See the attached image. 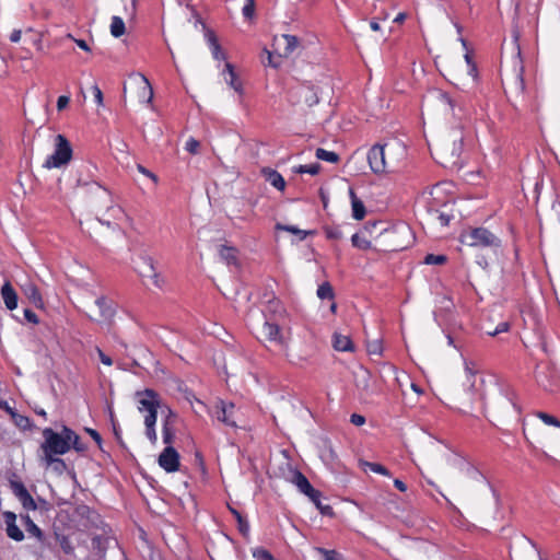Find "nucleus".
Segmentation results:
<instances>
[{"label":"nucleus","instance_id":"obj_1","mask_svg":"<svg viewBox=\"0 0 560 560\" xmlns=\"http://www.w3.org/2000/svg\"><path fill=\"white\" fill-rule=\"evenodd\" d=\"M66 424L60 425V432L52 430L51 428H45L42 431L44 441L40 443V450L44 454V460L47 466L55 465V469L59 467L66 468V463L59 456L67 454L70 451L66 432Z\"/></svg>","mask_w":560,"mask_h":560},{"label":"nucleus","instance_id":"obj_2","mask_svg":"<svg viewBox=\"0 0 560 560\" xmlns=\"http://www.w3.org/2000/svg\"><path fill=\"white\" fill-rule=\"evenodd\" d=\"M459 242L469 247L491 248L497 252L502 241L494 233L483 226L470 228L460 233Z\"/></svg>","mask_w":560,"mask_h":560},{"label":"nucleus","instance_id":"obj_3","mask_svg":"<svg viewBox=\"0 0 560 560\" xmlns=\"http://www.w3.org/2000/svg\"><path fill=\"white\" fill-rule=\"evenodd\" d=\"M54 147L55 149L52 154L48 155L43 164V166L48 170L60 168L67 165L71 161L73 154L70 141L61 133H58L55 137Z\"/></svg>","mask_w":560,"mask_h":560},{"label":"nucleus","instance_id":"obj_4","mask_svg":"<svg viewBox=\"0 0 560 560\" xmlns=\"http://www.w3.org/2000/svg\"><path fill=\"white\" fill-rule=\"evenodd\" d=\"M209 416L225 427L236 429L237 423L235 420V405L232 401H226L218 398L209 408Z\"/></svg>","mask_w":560,"mask_h":560},{"label":"nucleus","instance_id":"obj_5","mask_svg":"<svg viewBox=\"0 0 560 560\" xmlns=\"http://www.w3.org/2000/svg\"><path fill=\"white\" fill-rule=\"evenodd\" d=\"M463 153V137L453 139L452 144L444 148L442 152L441 164L451 170L459 171L464 166Z\"/></svg>","mask_w":560,"mask_h":560},{"label":"nucleus","instance_id":"obj_6","mask_svg":"<svg viewBox=\"0 0 560 560\" xmlns=\"http://www.w3.org/2000/svg\"><path fill=\"white\" fill-rule=\"evenodd\" d=\"M136 399L138 402V410L140 412H152L158 411V409H161L162 412H166L165 406L162 405L160 395L152 388H145L143 390H137Z\"/></svg>","mask_w":560,"mask_h":560},{"label":"nucleus","instance_id":"obj_7","mask_svg":"<svg viewBox=\"0 0 560 560\" xmlns=\"http://www.w3.org/2000/svg\"><path fill=\"white\" fill-rule=\"evenodd\" d=\"M10 489L26 511L37 510V504L25 485L20 480H10Z\"/></svg>","mask_w":560,"mask_h":560},{"label":"nucleus","instance_id":"obj_8","mask_svg":"<svg viewBox=\"0 0 560 560\" xmlns=\"http://www.w3.org/2000/svg\"><path fill=\"white\" fill-rule=\"evenodd\" d=\"M10 489L26 511L37 510V504L25 485L20 480H10Z\"/></svg>","mask_w":560,"mask_h":560},{"label":"nucleus","instance_id":"obj_9","mask_svg":"<svg viewBox=\"0 0 560 560\" xmlns=\"http://www.w3.org/2000/svg\"><path fill=\"white\" fill-rule=\"evenodd\" d=\"M159 466L166 472L179 470V454L173 446H165L158 458Z\"/></svg>","mask_w":560,"mask_h":560},{"label":"nucleus","instance_id":"obj_10","mask_svg":"<svg viewBox=\"0 0 560 560\" xmlns=\"http://www.w3.org/2000/svg\"><path fill=\"white\" fill-rule=\"evenodd\" d=\"M385 145L374 144L368 152V162L374 174H382L386 171Z\"/></svg>","mask_w":560,"mask_h":560},{"label":"nucleus","instance_id":"obj_11","mask_svg":"<svg viewBox=\"0 0 560 560\" xmlns=\"http://www.w3.org/2000/svg\"><path fill=\"white\" fill-rule=\"evenodd\" d=\"M74 514L80 520H85V526L98 528L103 523L102 516L94 509L84 503L75 506Z\"/></svg>","mask_w":560,"mask_h":560},{"label":"nucleus","instance_id":"obj_12","mask_svg":"<svg viewBox=\"0 0 560 560\" xmlns=\"http://www.w3.org/2000/svg\"><path fill=\"white\" fill-rule=\"evenodd\" d=\"M512 37H513V40H514L515 46H516V61H515V70H516V81H515V83H516V89L521 93H524L525 89H526V84H525V80H524V66H523V60H522L521 47H520V44H518L520 33H518V31L516 28L512 31Z\"/></svg>","mask_w":560,"mask_h":560},{"label":"nucleus","instance_id":"obj_13","mask_svg":"<svg viewBox=\"0 0 560 560\" xmlns=\"http://www.w3.org/2000/svg\"><path fill=\"white\" fill-rule=\"evenodd\" d=\"M165 409L166 415L162 425V438L163 443L166 444V446H172V443L175 440L174 423L177 418V415L168 406H165Z\"/></svg>","mask_w":560,"mask_h":560},{"label":"nucleus","instance_id":"obj_14","mask_svg":"<svg viewBox=\"0 0 560 560\" xmlns=\"http://www.w3.org/2000/svg\"><path fill=\"white\" fill-rule=\"evenodd\" d=\"M438 100L442 105L447 107L450 114L455 118L462 119L466 115L463 104L459 103L458 100L452 97L448 93L439 91Z\"/></svg>","mask_w":560,"mask_h":560},{"label":"nucleus","instance_id":"obj_15","mask_svg":"<svg viewBox=\"0 0 560 560\" xmlns=\"http://www.w3.org/2000/svg\"><path fill=\"white\" fill-rule=\"evenodd\" d=\"M273 46H277L278 48L283 46L281 54L283 57H289L300 46V39L295 35L281 34L280 36H275Z\"/></svg>","mask_w":560,"mask_h":560},{"label":"nucleus","instance_id":"obj_16","mask_svg":"<svg viewBox=\"0 0 560 560\" xmlns=\"http://www.w3.org/2000/svg\"><path fill=\"white\" fill-rule=\"evenodd\" d=\"M291 476L289 478V480L296 486V488L300 490V492H302L303 494H305L307 498L308 497H312L316 493V490L312 485L311 482L308 481V479L305 477V475L300 471L299 469H291Z\"/></svg>","mask_w":560,"mask_h":560},{"label":"nucleus","instance_id":"obj_17","mask_svg":"<svg viewBox=\"0 0 560 560\" xmlns=\"http://www.w3.org/2000/svg\"><path fill=\"white\" fill-rule=\"evenodd\" d=\"M3 518L5 523V533L9 538L15 541H22L24 539L23 530L16 525V514L11 511L3 512Z\"/></svg>","mask_w":560,"mask_h":560},{"label":"nucleus","instance_id":"obj_18","mask_svg":"<svg viewBox=\"0 0 560 560\" xmlns=\"http://www.w3.org/2000/svg\"><path fill=\"white\" fill-rule=\"evenodd\" d=\"M141 264L142 266L139 267L138 271L139 275L143 278H151L153 279V282L156 287H160L159 284V273L155 270L154 267V260L152 257L145 255L141 256Z\"/></svg>","mask_w":560,"mask_h":560},{"label":"nucleus","instance_id":"obj_19","mask_svg":"<svg viewBox=\"0 0 560 560\" xmlns=\"http://www.w3.org/2000/svg\"><path fill=\"white\" fill-rule=\"evenodd\" d=\"M1 296L9 311H13L18 307L19 296L9 281H5L1 287Z\"/></svg>","mask_w":560,"mask_h":560},{"label":"nucleus","instance_id":"obj_20","mask_svg":"<svg viewBox=\"0 0 560 560\" xmlns=\"http://www.w3.org/2000/svg\"><path fill=\"white\" fill-rule=\"evenodd\" d=\"M202 26L205 28V38L207 40V44L209 45V48L211 49L212 57L215 60H224L225 54L221 49L217 35L214 34L213 31L207 28L203 23Z\"/></svg>","mask_w":560,"mask_h":560},{"label":"nucleus","instance_id":"obj_21","mask_svg":"<svg viewBox=\"0 0 560 560\" xmlns=\"http://www.w3.org/2000/svg\"><path fill=\"white\" fill-rule=\"evenodd\" d=\"M262 334L269 341H273L278 345H283V337L281 335V329L278 324L266 320L262 326Z\"/></svg>","mask_w":560,"mask_h":560},{"label":"nucleus","instance_id":"obj_22","mask_svg":"<svg viewBox=\"0 0 560 560\" xmlns=\"http://www.w3.org/2000/svg\"><path fill=\"white\" fill-rule=\"evenodd\" d=\"M23 292L30 302L37 308L44 307L43 296L36 284L30 282L23 287Z\"/></svg>","mask_w":560,"mask_h":560},{"label":"nucleus","instance_id":"obj_23","mask_svg":"<svg viewBox=\"0 0 560 560\" xmlns=\"http://www.w3.org/2000/svg\"><path fill=\"white\" fill-rule=\"evenodd\" d=\"M238 250L236 247L222 245L219 249V256L228 266L238 267Z\"/></svg>","mask_w":560,"mask_h":560},{"label":"nucleus","instance_id":"obj_24","mask_svg":"<svg viewBox=\"0 0 560 560\" xmlns=\"http://www.w3.org/2000/svg\"><path fill=\"white\" fill-rule=\"evenodd\" d=\"M65 432L70 450L73 448L75 452L81 454L88 450V445L81 441V438L74 430L67 425L65 427Z\"/></svg>","mask_w":560,"mask_h":560},{"label":"nucleus","instance_id":"obj_25","mask_svg":"<svg viewBox=\"0 0 560 560\" xmlns=\"http://www.w3.org/2000/svg\"><path fill=\"white\" fill-rule=\"evenodd\" d=\"M95 304L100 310V315L102 318L112 319L115 316L116 310L114 307V304L112 301H108L105 296L97 298Z\"/></svg>","mask_w":560,"mask_h":560},{"label":"nucleus","instance_id":"obj_26","mask_svg":"<svg viewBox=\"0 0 560 560\" xmlns=\"http://www.w3.org/2000/svg\"><path fill=\"white\" fill-rule=\"evenodd\" d=\"M156 418H158V411L149 412L144 417L145 435L152 444H155L156 440H158V435H156V431H155Z\"/></svg>","mask_w":560,"mask_h":560},{"label":"nucleus","instance_id":"obj_27","mask_svg":"<svg viewBox=\"0 0 560 560\" xmlns=\"http://www.w3.org/2000/svg\"><path fill=\"white\" fill-rule=\"evenodd\" d=\"M349 196L351 199V207H352V217L355 220H362L366 213L365 206L363 201L358 198L354 190L352 188L349 189Z\"/></svg>","mask_w":560,"mask_h":560},{"label":"nucleus","instance_id":"obj_28","mask_svg":"<svg viewBox=\"0 0 560 560\" xmlns=\"http://www.w3.org/2000/svg\"><path fill=\"white\" fill-rule=\"evenodd\" d=\"M225 82L236 92L242 93V84L232 63L226 62L223 71Z\"/></svg>","mask_w":560,"mask_h":560},{"label":"nucleus","instance_id":"obj_29","mask_svg":"<svg viewBox=\"0 0 560 560\" xmlns=\"http://www.w3.org/2000/svg\"><path fill=\"white\" fill-rule=\"evenodd\" d=\"M332 347L337 351L348 352L354 350V345L350 337L340 334H334Z\"/></svg>","mask_w":560,"mask_h":560},{"label":"nucleus","instance_id":"obj_30","mask_svg":"<svg viewBox=\"0 0 560 560\" xmlns=\"http://www.w3.org/2000/svg\"><path fill=\"white\" fill-rule=\"evenodd\" d=\"M21 518L24 523L25 530L31 535L34 536L39 542H44L45 535L43 530L34 523V521L31 518L28 514L21 515Z\"/></svg>","mask_w":560,"mask_h":560},{"label":"nucleus","instance_id":"obj_31","mask_svg":"<svg viewBox=\"0 0 560 560\" xmlns=\"http://www.w3.org/2000/svg\"><path fill=\"white\" fill-rule=\"evenodd\" d=\"M275 229L277 231H285V232H289V233H292L294 235L298 236L299 241H303L305 240L308 235H314L316 233L315 230H301L299 229L298 226L295 225H290V224H283V223H277Z\"/></svg>","mask_w":560,"mask_h":560},{"label":"nucleus","instance_id":"obj_32","mask_svg":"<svg viewBox=\"0 0 560 560\" xmlns=\"http://www.w3.org/2000/svg\"><path fill=\"white\" fill-rule=\"evenodd\" d=\"M308 499L314 503L316 509L319 511V513L324 516H334L335 512L331 505L324 504L322 502V492L319 490H316V493L312 497H308Z\"/></svg>","mask_w":560,"mask_h":560},{"label":"nucleus","instance_id":"obj_33","mask_svg":"<svg viewBox=\"0 0 560 560\" xmlns=\"http://www.w3.org/2000/svg\"><path fill=\"white\" fill-rule=\"evenodd\" d=\"M265 174H266L267 182L271 186H273L276 189H278L280 191L284 190L285 180L279 172H277L275 170H268V171H265Z\"/></svg>","mask_w":560,"mask_h":560},{"label":"nucleus","instance_id":"obj_34","mask_svg":"<svg viewBox=\"0 0 560 560\" xmlns=\"http://www.w3.org/2000/svg\"><path fill=\"white\" fill-rule=\"evenodd\" d=\"M125 32H126V26H125L124 20L120 16L114 15L112 18V22H110V34L115 38H118V37L122 36L125 34Z\"/></svg>","mask_w":560,"mask_h":560},{"label":"nucleus","instance_id":"obj_35","mask_svg":"<svg viewBox=\"0 0 560 560\" xmlns=\"http://www.w3.org/2000/svg\"><path fill=\"white\" fill-rule=\"evenodd\" d=\"M360 467L364 470L370 469L372 472L380 474L383 476H389V470L382 464L378 463H372L368 460H360Z\"/></svg>","mask_w":560,"mask_h":560},{"label":"nucleus","instance_id":"obj_36","mask_svg":"<svg viewBox=\"0 0 560 560\" xmlns=\"http://www.w3.org/2000/svg\"><path fill=\"white\" fill-rule=\"evenodd\" d=\"M314 551L322 557L320 560H343L342 555L335 549L315 547Z\"/></svg>","mask_w":560,"mask_h":560},{"label":"nucleus","instance_id":"obj_37","mask_svg":"<svg viewBox=\"0 0 560 560\" xmlns=\"http://www.w3.org/2000/svg\"><path fill=\"white\" fill-rule=\"evenodd\" d=\"M230 511H231V513L234 515V517L237 521V528H238L240 533L243 536H247L248 533H249V523H248V521L246 518H244L242 516V514L236 509L230 506Z\"/></svg>","mask_w":560,"mask_h":560},{"label":"nucleus","instance_id":"obj_38","mask_svg":"<svg viewBox=\"0 0 560 560\" xmlns=\"http://www.w3.org/2000/svg\"><path fill=\"white\" fill-rule=\"evenodd\" d=\"M317 296L320 300H334L335 292L331 284L328 281L323 282L317 289Z\"/></svg>","mask_w":560,"mask_h":560},{"label":"nucleus","instance_id":"obj_39","mask_svg":"<svg viewBox=\"0 0 560 560\" xmlns=\"http://www.w3.org/2000/svg\"><path fill=\"white\" fill-rule=\"evenodd\" d=\"M316 158L322 161H326L329 163H337L339 161V155L334 151H327L323 148H318L315 153Z\"/></svg>","mask_w":560,"mask_h":560},{"label":"nucleus","instance_id":"obj_40","mask_svg":"<svg viewBox=\"0 0 560 560\" xmlns=\"http://www.w3.org/2000/svg\"><path fill=\"white\" fill-rule=\"evenodd\" d=\"M264 52L267 55V66L278 69L282 63L283 55L277 54L275 55L272 51L268 50L267 48H264ZM262 63L266 65V62L262 60Z\"/></svg>","mask_w":560,"mask_h":560},{"label":"nucleus","instance_id":"obj_41","mask_svg":"<svg viewBox=\"0 0 560 560\" xmlns=\"http://www.w3.org/2000/svg\"><path fill=\"white\" fill-rule=\"evenodd\" d=\"M352 246L362 250H368L372 247V243L362 237L359 233H354L351 237Z\"/></svg>","mask_w":560,"mask_h":560},{"label":"nucleus","instance_id":"obj_42","mask_svg":"<svg viewBox=\"0 0 560 560\" xmlns=\"http://www.w3.org/2000/svg\"><path fill=\"white\" fill-rule=\"evenodd\" d=\"M466 475H467L469 478L474 479V480H477V481H481V480H482V481H486L489 486H491V485L487 481V479H486V477L482 475V472H481L480 470H478L477 468H475L474 466H471V465H467V468H466ZM490 488H491V491H492L493 495H497L495 490H494L492 487H490Z\"/></svg>","mask_w":560,"mask_h":560},{"label":"nucleus","instance_id":"obj_43","mask_svg":"<svg viewBox=\"0 0 560 560\" xmlns=\"http://www.w3.org/2000/svg\"><path fill=\"white\" fill-rule=\"evenodd\" d=\"M320 171V164L319 163H313V164H306V165H299L294 167V172L299 174H311L316 175Z\"/></svg>","mask_w":560,"mask_h":560},{"label":"nucleus","instance_id":"obj_44","mask_svg":"<svg viewBox=\"0 0 560 560\" xmlns=\"http://www.w3.org/2000/svg\"><path fill=\"white\" fill-rule=\"evenodd\" d=\"M12 418L14 420L15 425L19 427L20 429H22V430H31L32 429L33 423L28 417L16 412V416H13Z\"/></svg>","mask_w":560,"mask_h":560},{"label":"nucleus","instance_id":"obj_45","mask_svg":"<svg viewBox=\"0 0 560 560\" xmlns=\"http://www.w3.org/2000/svg\"><path fill=\"white\" fill-rule=\"evenodd\" d=\"M431 214L435 215L436 220L440 222L442 226H447L450 222L454 219L453 214L440 210H431Z\"/></svg>","mask_w":560,"mask_h":560},{"label":"nucleus","instance_id":"obj_46","mask_svg":"<svg viewBox=\"0 0 560 560\" xmlns=\"http://www.w3.org/2000/svg\"><path fill=\"white\" fill-rule=\"evenodd\" d=\"M536 416L547 425H553V427H557V428H560V420L557 419L556 417L549 415V413H546V412H542V411H538L536 413Z\"/></svg>","mask_w":560,"mask_h":560},{"label":"nucleus","instance_id":"obj_47","mask_svg":"<svg viewBox=\"0 0 560 560\" xmlns=\"http://www.w3.org/2000/svg\"><path fill=\"white\" fill-rule=\"evenodd\" d=\"M324 232L328 240H340L343 236L339 226H325Z\"/></svg>","mask_w":560,"mask_h":560},{"label":"nucleus","instance_id":"obj_48","mask_svg":"<svg viewBox=\"0 0 560 560\" xmlns=\"http://www.w3.org/2000/svg\"><path fill=\"white\" fill-rule=\"evenodd\" d=\"M446 261H447V257L445 255L428 254L424 257V264H427V265H443Z\"/></svg>","mask_w":560,"mask_h":560},{"label":"nucleus","instance_id":"obj_49","mask_svg":"<svg viewBox=\"0 0 560 560\" xmlns=\"http://www.w3.org/2000/svg\"><path fill=\"white\" fill-rule=\"evenodd\" d=\"M253 557L256 560H271L273 558L272 553L262 547L253 549Z\"/></svg>","mask_w":560,"mask_h":560},{"label":"nucleus","instance_id":"obj_50","mask_svg":"<svg viewBox=\"0 0 560 560\" xmlns=\"http://www.w3.org/2000/svg\"><path fill=\"white\" fill-rule=\"evenodd\" d=\"M141 77V80L143 82V96L147 95V101L145 103L147 104H151L152 103V100H153V89L149 82V80L144 77V75H140Z\"/></svg>","mask_w":560,"mask_h":560},{"label":"nucleus","instance_id":"obj_51","mask_svg":"<svg viewBox=\"0 0 560 560\" xmlns=\"http://www.w3.org/2000/svg\"><path fill=\"white\" fill-rule=\"evenodd\" d=\"M242 14L246 20L253 19L255 14V0H246L242 9Z\"/></svg>","mask_w":560,"mask_h":560},{"label":"nucleus","instance_id":"obj_52","mask_svg":"<svg viewBox=\"0 0 560 560\" xmlns=\"http://www.w3.org/2000/svg\"><path fill=\"white\" fill-rule=\"evenodd\" d=\"M538 384L546 390H553L551 383L547 380L545 372H538L536 375Z\"/></svg>","mask_w":560,"mask_h":560},{"label":"nucleus","instance_id":"obj_53","mask_svg":"<svg viewBox=\"0 0 560 560\" xmlns=\"http://www.w3.org/2000/svg\"><path fill=\"white\" fill-rule=\"evenodd\" d=\"M199 147H200V143L198 140H196L195 138H189L187 141H186V144H185V149L186 151H188L189 153L191 154H197L198 153V150H199Z\"/></svg>","mask_w":560,"mask_h":560},{"label":"nucleus","instance_id":"obj_54","mask_svg":"<svg viewBox=\"0 0 560 560\" xmlns=\"http://www.w3.org/2000/svg\"><path fill=\"white\" fill-rule=\"evenodd\" d=\"M510 329V324L508 322H501L497 325L495 329L492 331H488L487 334L491 337H494L501 332H506Z\"/></svg>","mask_w":560,"mask_h":560},{"label":"nucleus","instance_id":"obj_55","mask_svg":"<svg viewBox=\"0 0 560 560\" xmlns=\"http://www.w3.org/2000/svg\"><path fill=\"white\" fill-rule=\"evenodd\" d=\"M368 351L370 354H381L383 351L381 342L378 340H376V341L369 343Z\"/></svg>","mask_w":560,"mask_h":560},{"label":"nucleus","instance_id":"obj_56","mask_svg":"<svg viewBox=\"0 0 560 560\" xmlns=\"http://www.w3.org/2000/svg\"><path fill=\"white\" fill-rule=\"evenodd\" d=\"M24 318L28 323H32V324H35V325L39 323L38 316L32 310H30V308H25L24 310Z\"/></svg>","mask_w":560,"mask_h":560},{"label":"nucleus","instance_id":"obj_57","mask_svg":"<svg viewBox=\"0 0 560 560\" xmlns=\"http://www.w3.org/2000/svg\"><path fill=\"white\" fill-rule=\"evenodd\" d=\"M85 432L97 443L98 446L102 445V436L101 434L94 430V429H91V428H85Z\"/></svg>","mask_w":560,"mask_h":560},{"label":"nucleus","instance_id":"obj_58","mask_svg":"<svg viewBox=\"0 0 560 560\" xmlns=\"http://www.w3.org/2000/svg\"><path fill=\"white\" fill-rule=\"evenodd\" d=\"M92 92L97 105H103V93L98 85L94 84L92 86Z\"/></svg>","mask_w":560,"mask_h":560},{"label":"nucleus","instance_id":"obj_59","mask_svg":"<svg viewBox=\"0 0 560 560\" xmlns=\"http://www.w3.org/2000/svg\"><path fill=\"white\" fill-rule=\"evenodd\" d=\"M137 168L140 173H142L143 175L151 178L154 183H158V176L154 173H152L151 171H149L148 168H145L143 165L138 164Z\"/></svg>","mask_w":560,"mask_h":560},{"label":"nucleus","instance_id":"obj_60","mask_svg":"<svg viewBox=\"0 0 560 560\" xmlns=\"http://www.w3.org/2000/svg\"><path fill=\"white\" fill-rule=\"evenodd\" d=\"M70 102V97L67 95H60L57 100V109L62 110L65 109Z\"/></svg>","mask_w":560,"mask_h":560},{"label":"nucleus","instance_id":"obj_61","mask_svg":"<svg viewBox=\"0 0 560 560\" xmlns=\"http://www.w3.org/2000/svg\"><path fill=\"white\" fill-rule=\"evenodd\" d=\"M350 422L354 425H362L365 423V417L359 413H352L350 416Z\"/></svg>","mask_w":560,"mask_h":560},{"label":"nucleus","instance_id":"obj_62","mask_svg":"<svg viewBox=\"0 0 560 560\" xmlns=\"http://www.w3.org/2000/svg\"><path fill=\"white\" fill-rule=\"evenodd\" d=\"M195 460H196V464L199 466L200 470L202 471V474H206L207 468H206V464L203 460V456L200 452L195 453Z\"/></svg>","mask_w":560,"mask_h":560},{"label":"nucleus","instance_id":"obj_63","mask_svg":"<svg viewBox=\"0 0 560 560\" xmlns=\"http://www.w3.org/2000/svg\"><path fill=\"white\" fill-rule=\"evenodd\" d=\"M515 394L512 390H506L505 398L511 404V406L520 413L521 409L514 400Z\"/></svg>","mask_w":560,"mask_h":560},{"label":"nucleus","instance_id":"obj_64","mask_svg":"<svg viewBox=\"0 0 560 560\" xmlns=\"http://www.w3.org/2000/svg\"><path fill=\"white\" fill-rule=\"evenodd\" d=\"M96 351H97V354H98V359L101 360V362L103 364H105V365H112L113 364V360L110 359V357L105 354L100 348H96Z\"/></svg>","mask_w":560,"mask_h":560}]
</instances>
